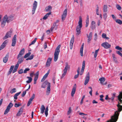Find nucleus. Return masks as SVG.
<instances>
[{"label": "nucleus", "mask_w": 122, "mask_h": 122, "mask_svg": "<svg viewBox=\"0 0 122 122\" xmlns=\"http://www.w3.org/2000/svg\"><path fill=\"white\" fill-rule=\"evenodd\" d=\"M117 107L118 110L116 111L115 112L114 115L112 116V119L113 117H114V118L113 119L114 120V122H116L117 121L120 112L122 110V106L117 105Z\"/></svg>", "instance_id": "nucleus-1"}, {"label": "nucleus", "mask_w": 122, "mask_h": 122, "mask_svg": "<svg viewBox=\"0 0 122 122\" xmlns=\"http://www.w3.org/2000/svg\"><path fill=\"white\" fill-rule=\"evenodd\" d=\"M47 85V90L46 94L47 95H48L50 92L51 91V84L47 80H46L41 85V87L44 88H45Z\"/></svg>", "instance_id": "nucleus-2"}, {"label": "nucleus", "mask_w": 122, "mask_h": 122, "mask_svg": "<svg viewBox=\"0 0 122 122\" xmlns=\"http://www.w3.org/2000/svg\"><path fill=\"white\" fill-rule=\"evenodd\" d=\"M82 18L81 16H80L79 17V21L78 22V25L77 26L76 28V35L77 36H78L81 33V29L82 26Z\"/></svg>", "instance_id": "nucleus-3"}, {"label": "nucleus", "mask_w": 122, "mask_h": 122, "mask_svg": "<svg viewBox=\"0 0 122 122\" xmlns=\"http://www.w3.org/2000/svg\"><path fill=\"white\" fill-rule=\"evenodd\" d=\"M61 45H59L56 48L54 54V60L55 62L56 61L58 57V55L60 52V49Z\"/></svg>", "instance_id": "nucleus-4"}, {"label": "nucleus", "mask_w": 122, "mask_h": 122, "mask_svg": "<svg viewBox=\"0 0 122 122\" xmlns=\"http://www.w3.org/2000/svg\"><path fill=\"white\" fill-rule=\"evenodd\" d=\"M13 105L11 102H10L8 106L7 107V108L5 110L4 112V114L5 115L7 114L9 112L10 109L13 106Z\"/></svg>", "instance_id": "nucleus-5"}, {"label": "nucleus", "mask_w": 122, "mask_h": 122, "mask_svg": "<svg viewBox=\"0 0 122 122\" xmlns=\"http://www.w3.org/2000/svg\"><path fill=\"white\" fill-rule=\"evenodd\" d=\"M12 30H10L6 34L5 36L3 37V39L5 40L9 37H10L12 33Z\"/></svg>", "instance_id": "nucleus-6"}, {"label": "nucleus", "mask_w": 122, "mask_h": 122, "mask_svg": "<svg viewBox=\"0 0 122 122\" xmlns=\"http://www.w3.org/2000/svg\"><path fill=\"white\" fill-rule=\"evenodd\" d=\"M37 1H35L33 5V8L32 10V14L33 15L35 13V11L37 8Z\"/></svg>", "instance_id": "nucleus-7"}, {"label": "nucleus", "mask_w": 122, "mask_h": 122, "mask_svg": "<svg viewBox=\"0 0 122 122\" xmlns=\"http://www.w3.org/2000/svg\"><path fill=\"white\" fill-rule=\"evenodd\" d=\"M6 22H7V15H5L3 18V20L1 23V27H4L6 24Z\"/></svg>", "instance_id": "nucleus-8"}, {"label": "nucleus", "mask_w": 122, "mask_h": 122, "mask_svg": "<svg viewBox=\"0 0 122 122\" xmlns=\"http://www.w3.org/2000/svg\"><path fill=\"white\" fill-rule=\"evenodd\" d=\"M67 9H66L64 10L62 15L61 20L62 21H63L65 20L67 15Z\"/></svg>", "instance_id": "nucleus-9"}, {"label": "nucleus", "mask_w": 122, "mask_h": 122, "mask_svg": "<svg viewBox=\"0 0 122 122\" xmlns=\"http://www.w3.org/2000/svg\"><path fill=\"white\" fill-rule=\"evenodd\" d=\"M90 80V73L88 72L86 75L84 84L86 85L88 82Z\"/></svg>", "instance_id": "nucleus-10"}, {"label": "nucleus", "mask_w": 122, "mask_h": 122, "mask_svg": "<svg viewBox=\"0 0 122 122\" xmlns=\"http://www.w3.org/2000/svg\"><path fill=\"white\" fill-rule=\"evenodd\" d=\"M16 35H15L13 38L12 40V42L11 44V46H14L16 43Z\"/></svg>", "instance_id": "nucleus-11"}, {"label": "nucleus", "mask_w": 122, "mask_h": 122, "mask_svg": "<svg viewBox=\"0 0 122 122\" xmlns=\"http://www.w3.org/2000/svg\"><path fill=\"white\" fill-rule=\"evenodd\" d=\"M101 46L105 49H108L110 48L111 46V45L107 42L103 43L101 44Z\"/></svg>", "instance_id": "nucleus-12"}, {"label": "nucleus", "mask_w": 122, "mask_h": 122, "mask_svg": "<svg viewBox=\"0 0 122 122\" xmlns=\"http://www.w3.org/2000/svg\"><path fill=\"white\" fill-rule=\"evenodd\" d=\"M8 42V40H6L3 42L0 47V50H2L6 46Z\"/></svg>", "instance_id": "nucleus-13"}, {"label": "nucleus", "mask_w": 122, "mask_h": 122, "mask_svg": "<svg viewBox=\"0 0 122 122\" xmlns=\"http://www.w3.org/2000/svg\"><path fill=\"white\" fill-rule=\"evenodd\" d=\"M85 61H83L82 63V66L80 73V75H82L83 72L85 68Z\"/></svg>", "instance_id": "nucleus-14"}, {"label": "nucleus", "mask_w": 122, "mask_h": 122, "mask_svg": "<svg viewBox=\"0 0 122 122\" xmlns=\"http://www.w3.org/2000/svg\"><path fill=\"white\" fill-rule=\"evenodd\" d=\"M74 37L73 36L72 37L70 43V48L71 50L73 47V44L74 42Z\"/></svg>", "instance_id": "nucleus-15"}, {"label": "nucleus", "mask_w": 122, "mask_h": 122, "mask_svg": "<svg viewBox=\"0 0 122 122\" xmlns=\"http://www.w3.org/2000/svg\"><path fill=\"white\" fill-rule=\"evenodd\" d=\"M50 69H49L47 73L45 75L43 76V77L41 79V81L42 82L43 81H44L46 78L48 76L50 72Z\"/></svg>", "instance_id": "nucleus-16"}, {"label": "nucleus", "mask_w": 122, "mask_h": 122, "mask_svg": "<svg viewBox=\"0 0 122 122\" xmlns=\"http://www.w3.org/2000/svg\"><path fill=\"white\" fill-rule=\"evenodd\" d=\"M87 37L88 38L87 40V42L88 43H89L90 41H91L92 38V32H90L89 34V35L88 34H86Z\"/></svg>", "instance_id": "nucleus-17"}, {"label": "nucleus", "mask_w": 122, "mask_h": 122, "mask_svg": "<svg viewBox=\"0 0 122 122\" xmlns=\"http://www.w3.org/2000/svg\"><path fill=\"white\" fill-rule=\"evenodd\" d=\"M9 55V53H8L3 59V62L5 63L7 61Z\"/></svg>", "instance_id": "nucleus-18"}, {"label": "nucleus", "mask_w": 122, "mask_h": 122, "mask_svg": "<svg viewBox=\"0 0 122 122\" xmlns=\"http://www.w3.org/2000/svg\"><path fill=\"white\" fill-rule=\"evenodd\" d=\"M76 88V84H75L74 85L72 90L71 95V97H73L74 96V94H75Z\"/></svg>", "instance_id": "nucleus-19"}, {"label": "nucleus", "mask_w": 122, "mask_h": 122, "mask_svg": "<svg viewBox=\"0 0 122 122\" xmlns=\"http://www.w3.org/2000/svg\"><path fill=\"white\" fill-rule=\"evenodd\" d=\"M17 58L18 59V61L16 65H18L19 66V64L21 63L23 61L24 58L23 57H19L18 58V56Z\"/></svg>", "instance_id": "nucleus-20"}, {"label": "nucleus", "mask_w": 122, "mask_h": 122, "mask_svg": "<svg viewBox=\"0 0 122 122\" xmlns=\"http://www.w3.org/2000/svg\"><path fill=\"white\" fill-rule=\"evenodd\" d=\"M25 53V49H22L20 51L18 55V58L20 57H22V56Z\"/></svg>", "instance_id": "nucleus-21"}, {"label": "nucleus", "mask_w": 122, "mask_h": 122, "mask_svg": "<svg viewBox=\"0 0 122 122\" xmlns=\"http://www.w3.org/2000/svg\"><path fill=\"white\" fill-rule=\"evenodd\" d=\"M52 59L49 58L47 60L46 63V66L47 67H49L50 66V64L51 63Z\"/></svg>", "instance_id": "nucleus-22"}, {"label": "nucleus", "mask_w": 122, "mask_h": 122, "mask_svg": "<svg viewBox=\"0 0 122 122\" xmlns=\"http://www.w3.org/2000/svg\"><path fill=\"white\" fill-rule=\"evenodd\" d=\"M23 108L22 107H21L20 108L16 114V115L17 116H19L22 114L23 112Z\"/></svg>", "instance_id": "nucleus-23"}, {"label": "nucleus", "mask_w": 122, "mask_h": 122, "mask_svg": "<svg viewBox=\"0 0 122 122\" xmlns=\"http://www.w3.org/2000/svg\"><path fill=\"white\" fill-rule=\"evenodd\" d=\"M84 45V43H82L81 46V47L80 50V53L81 55L82 56H83V51Z\"/></svg>", "instance_id": "nucleus-24"}, {"label": "nucleus", "mask_w": 122, "mask_h": 122, "mask_svg": "<svg viewBox=\"0 0 122 122\" xmlns=\"http://www.w3.org/2000/svg\"><path fill=\"white\" fill-rule=\"evenodd\" d=\"M7 23H8L9 21H12L13 20V17L12 16L10 15L8 17L7 15Z\"/></svg>", "instance_id": "nucleus-25"}, {"label": "nucleus", "mask_w": 122, "mask_h": 122, "mask_svg": "<svg viewBox=\"0 0 122 122\" xmlns=\"http://www.w3.org/2000/svg\"><path fill=\"white\" fill-rule=\"evenodd\" d=\"M70 68V66L68 65V62H66V66L65 68L63 70V71H67V70L68 68L69 69Z\"/></svg>", "instance_id": "nucleus-26"}, {"label": "nucleus", "mask_w": 122, "mask_h": 122, "mask_svg": "<svg viewBox=\"0 0 122 122\" xmlns=\"http://www.w3.org/2000/svg\"><path fill=\"white\" fill-rule=\"evenodd\" d=\"M51 15V12L47 13L43 18V19L46 20L49 16V15Z\"/></svg>", "instance_id": "nucleus-27"}, {"label": "nucleus", "mask_w": 122, "mask_h": 122, "mask_svg": "<svg viewBox=\"0 0 122 122\" xmlns=\"http://www.w3.org/2000/svg\"><path fill=\"white\" fill-rule=\"evenodd\" d=\"M45 109V108L44 106L43 105H42L40 108L41 112V113L43 114L44 113Z\"/></svg>", "instance_id": "nucleus-28"}, {"label": "nucleus", "mask_w": 122, "mask_h": 122, "mask_svg": "<svg viewBox=\"0 0 122 122\" xmlns=\"http://www.w3.org/2000/svg\"><path fill=\"white\" fill-rule=\"evenodd\" d=\"M52 9V7L51 6L49 5L47 7H46L45 9V11L47 12L49 11H51Z\"/></svg>", "instance_id": "nucleus-29"}, {"label": "nucleus", "mask_w": 122, "mask_h": 122, "mask_svg": "<svg viewBox=\"0 0 122 122\" xmlns=\"http://www.w3.org/2000/svg\"><path fill=\"white\" fill-rule=\"evenodd\" d=\"M14 66L13 65L11 66L10 67L9 71H8V74L9 75L12 72V71L14 67Z\"/></svg>", "instance_id": "nucleus-30"}, {"label": "nucleus", "mask_w": 122, "mask_h": 122, "mask_svg": "<svg viewBox=\"0 0 122 122\" xmlns=\"http://www.w3.org/2000/svg\"><path fill=\"white\" fill-rule=\"evenodd\" d=\"M117 97L118 99L120 102L121 103V104L122 103V100L121 99H122V95L121 94H119Z\"/></svg>", "instance_id": "nucleus-31"}, {"label": "nucleus", "mask_w": 122, "mask_h": 122, "mask_svg": "<svg viewBox=\"0 0 122 122\" xmlns=\"http://www.w3.org/2000/svg\"><path fill=\"white\" fill-rule=\"evenodd\" d=\"M105 78L103 77L99 79V80L100 81L101 83L102 84H103V83L105 81Z\"/></svg>", "instance_id": "nucleus-32"}, {"label": "nucleus", "mask_w": 122, "mask_h": 122, "mask_svg": "<svg viewBox=\"0 0 122 122\" xmlns=\"http://www.w3.org/2000/svg\"><path fill=\"white\" fill-rule=\"evenodd\" d=\"M27 78L29 79L26 81V82L28 83H30L32 80V78L31 77L28 76L27 77Z\"/></svg>", "instance_id": "nucleus-33"}, {"label": "nucleus", "mask_w": 122, "mask_h": 122, "mask_svg": "<svg viewBox=\"0 0 122 122\" xmlns=\"http://www.w3.org/2000/svg\"><path fill=\"white\" fill-rule=\"evenodd\" d=\"M19 67L18 65H16L15 66L14 68V69L12 71L13 73H14L16 71L17 69Z\"/></svg>", "instance_id": "nucleus-34"}, {"label": "nucleus", "mask_w": 122, "mask_h": 122, "mask_svg": "<svg viewBox=\"0 0 122 122\" xmlns=\"http://www.w3.org/2000/svg\"><path fill=\"white\" fill-rule=\"evenodd\" d=\"M21 92H20L18 93L15 94L14 96V98L16 100L17 99V96H19L21 93Z\"/></svg>", "instance_id": "nucleus-35"}, {"label": "nucleus", "mask_w": 122, "mask_h": 122, "mask_svg": "<svg viewBox=\"0 0 122 122\" xmlns=\"http://www.w3.org/2000/svg\"><path fill=\"white\" fill-rule=\"evenodd\" d=\"M107 5H104L103 11L104 12H106L107 11Z\"/></svg>", "instance_id": "nucleus-36"}, {"label": "nucleus", "mask_w": 122, "mask_h": 122, "mask_svg": "<svg viewBox=\"0 0 122 122\" xmlns=\"http://www.w3.org/2000/svg\"><path fill=\"white\" fill-rule=\"evenodd\" d=\"M48 106H47L46 108V110L45 112V114L46 115V116L47 117L48 115Z\"/></svg>", "instance_id": "nucleus-37"}, {"label": "nucleus", "mask_w": 122, "mask_h": 122, "mask_svg": "<svg viewBox=\"0 0 122 122\" xmlns=\"http://www.w3.org/2000/svg\"><path fill=\"white\" fill-rule=\"evenodd\" d=\"M16 92V90L15 88H13L12 89L10 92L11 94L15 93Z\"/></svg>", "instance_id": "nucleus-38"}, {"label": "nucleus", "mask_w": 122, "mask_h": 122, "mask_svg": "<svg viewBox=\"0 0 122 122\" xmlns=\"http://www.w3.org/2000/svg\"><path fill=\"white\" fill-rule=\"evenodd\" d=\"M116 22L117 23L120 25H121L122 24V21L120 19H117L116 20Z\"/></svg>", "instance_id": "nucleus-39"}, {"label": "nucleus", "mask_w": 122, "mask_h": 122, "mask_svg": "<svg viewBox=\"0 0 122 122\" xmlns=\"http://www.w3.org/2000/svg\"><path fill=\"white\" fill-rule=\"evenodd\" d=\"M99 50V49H98L96 50L95 51V53L94 57L95 58H96L97 57V54Z\"/></svg>", "instance_id": "nucleus-40"}, {"label": "nucleus", "mask_w": 122, "mask_h": 122, "mask_svg": "<svg viewBox=\"0 0 122 122\" xmlns=\"http://www.w3.org/2000/svg\"><path fill=\"white\" fill-rule=\"evenodd\" d=\"M31 54V53L30 52H29L28 53L26 54L24 56V58H26L27 57H28L29 56H30V54Z\"/></svg>", "instance_id": "nucleus-41"}, {"label": "nucleus", "mask_w": 122, "mask_h": 122, "mask_svg": "<svg viewBox=\"0 0 122 122\" xmlns=\"http://www.w3.org/2000/svg\"><path fill=\"white\" fill-rule=\"evenodd\" d=\"M72 111V109L71 107H70L69 108V110L67 111V114L68 115H69L71 112Z\"/></svg>", "instance_id": "nucleus-42"}, {"label": "nucleus", "mask_w": 122, "mask_h": 122, "mask_svg": "<svg viewBox=\"0 0 122 122\" xmlns=\"http://www.w3.org/2000/svg\"><path fill=\"white\" fill-rule=\"evenodd\" d=\"M37 39V38H35L34 40L31 42V44L29 45V46H30L31 45L34 44L36 42Z\"/></svg>", "instance_id": "nucleus-43"}, {"label": "nucleus", "mask_w": 122, "mask_h": 122, "mask_svg": "<svg viewBox=\"0 0 122 122\" xmlns=\"http://www.w3.org/2000/svg\"><path fill=\"white\" fill-rule=\"evenodd\" d=\"M34 55H31L30 56L29 58L26 59V60H31L33 59Z\"/></svg>", "instance_id": "nucleus-44"}, {"label": "nucleus", "mask_w": 122, "mask_h": 122, "mask_svg": "<svg viewBox=\"0 0 122 122\" xmlns=\"http://www.w3.org/2000/svg\"><path fill=\"white\" fill-rule=\"evenodd\" d=\"M115 97V95L114 94H113L111 98H109V100H111L112 101L114 100Z\"/></svg>", "instance_id": "nucleus-45"}, {"label": "nucleus", "mask_w": 122, "mask_h": 122, "mask_svg": "<svg viewBox=\"0 0 122 122\" xmlns=\"http://www.w3.org/2000/svg\"><path fill=\"white\" fill-rule=\"evenodd\" d=\"M116 7L119 10H120L121 9V7L118 4H117L116 5Z\"/></svg>", "instance_id": "nucleus-46"}, {"label": "nucleus", "mask_w": 122, "mask_h": 122, "mask_svg": "<svg viewBox=\"0 0 122 122\" xmlns=\"http://www.w3.org/2000/svg\"><path fill=\"white\" fill-rule=\"evenodd\" d=\"M30 70V68H26L24 70V73H27V71H29Z\"/></svg>", "instance_id": "nucleus-47"}, {"label": "nucleus", "mask_w": 122, "mask_h": 122, "mask_svg": "<svg viewBox=\"0 0 122 122\" xmlns=\"http://www.w3.org/2000/svg\"><path fill=\"white\" fill-rule=\"evenodd\" d=\"M67 73V71H64V73L62 74L61 77V78H62L66 75Z\"/></svg>", "instance_id": "nucleus-48"}, {"label": "nucleus", "mask_w": 122, "mask_h": 122, "mask_svg": "<svg viewBox=\"0 0 122 122\" xmlns=\"http://www.w3.org/2000/svg\"><path fill=\"white\" fill-rule=\"evenodd\" d=\"M24 73L23 72V70L22 69H21L19 70L18 71V73L19 74H21Z\"/></svg>", "instance_id": "nucleus-49"}, {"label": "nucleus", "mask_w": 122, "mask_h": 122, "mask_svg": "<svg viewBox=\"0 0 122 122\" xmlns=\"http://www.w3.org/2000/svg\"><path fill=\"white\" fill-rule=\"evenodd\" d=\"M85 95H84L82 98L81 102H80V103L81 104H82L83 102V99L85 98Z\"/></svg>", "instance_id": "nucleus-50"}, {"label": "nucleus", "mask_w": 122, "mask_h": 122, "mask_svg": "<svg viewBox=\"0 0 122 122\" xmlns=\"http://www.w3.org/2000/svg\"><path fill=\"white\" fill-rule=\"evenodd\" d=\"M32 101L30 99L29 100L27 104V106H29L30 105V104L31 103Z\"/></svg>", "instance_id": "nucleus-51"}, {"label": "nucleus", "mask_w": 122, "mask_h": 122, "mask_svg": "<svg viewBox=\"0 0 122 122\" xmlns=\"http://www.w3.org/2000/svg\"><path fill=\"white\" fill-rule=\"evenodd\" d=\"M103 15L104 17V19L105 20H106L107 17V14L106 13H105L103 14Z\"/></svg>", "instance_id": "nucleus-52"}, {"label": "nucleus", "mask_w": 122, "mask_h": 122, "mask_svg": "<svg viewBox=\"0 0 122 122\" xmlns=\"http://www.w3.org/2000/svg\"><path fill=\"white\" fill-rule=\"evenodd\" d=\"M26 93V91H23L22 95H21V97H24Z\"/></svg>", "instance_id": "nucleus-53"}, {"label": "nucleus", "mask_w": 122, "mask_h": 122, "mask_svg": "<svg viewBox=\"0 0 122 122\" xmlns=\"http://www.w3.org/2000/svg\"><path fill=\"white\" fill-rule=\"evenodd\" d=\"M96 27L95 25H91V29L92 30H93Z\"/></svg>", "instance_id": "nucleus-54"}, {"label": "nucleus", "mask_w": 122, "mask_h": 122, "mask_svg": "<svg viewBox=\"0 0 122 122\" xmlns=\"http://www.w3.org/2000/svg\"><path fill=\"white\" fill-rule=\"evenodd\" d=\"M35 97V95L34 94H33L32 95L31 97L29 99L31 100L32 101L33 100L34 98Z\"/></svg>", "instance_id": "nucleus-55"}, {"label": "nucleus", "mask_w": 122, "mask_h": 122, "mask_svg": "<svg viewBox=\"0 0 122 122\" xmlns=\"http://www.w3.org/2000/svg\"><path fill=\"white\" fill-rule=\"evenodd\" d=\"M115 48L116 49L118 50H121L122 49V48L121 47H119V46H116Z\"/></svg>", "instance_id": "nucleus-56"}, {"label": "nucleus", "mask_w": 122, "mask_h": 122, "mask_svg": "<svg viewBox=\"0 0 122 122\" xmlns=\"http://www.w3.org/2000/svg\"><path fill=\"white\" fill-rule=\"evenodd\" d=\"M116 53L118 55L122 57V54L120 51H116Z\"/></svg>", "instance_id": "nucleus-57"}, {"label": "nucleus", "mask_w": 122, "mask_h": 122, "mask_svg": "<svg viewBox=\"0 0 122 122\" xmlns=\"http://www.w3.org/2000/svg\"><path fill=\"white\" fill-rule=\"evenodd\" d=\"M20 106V105L19 104H17L16 103H15V104L14 106L15 107H19Z\"/></svg>", "instance_id": "nucleus-58"}, {"label": "nucleus", "mask_w": 122, "mask_h": 122, "mask_svg": "<svg viewBox=\"0 0 122 122\" xmlns=\"http://www.w3.org/2000/svg\"><path fill=\"white\" fill-rule=\"evenodd\" d=\"M106 36V35L105 34L103 33L102 34V37L104 38H105Z\"/></svg>", "instance_id": "nucleus-59"}, {"label": "nucleus", "mask_w": 122, "mask_h": 122, "mask_svg": "<svg viewBox=\"0 0 122 122\" xmlns=\"http://www.w3.org/2000/svg\"><path fill=\"white\" fill-rule=\"evenodd\" d=\"M44 48L45 49L46 48H47V44L46 42H45L44 44Z\"/></svg>", "instance_id": "nucleus-60"}, {"label": "nucleus", "mask_w": 122, "mask_h": 122, "mask_svg": "<svg viewBox=\"0 0 122 122\" xmlns=\"http://www.w3.org/2000/svg\"><path fill=\"white\" fill-rule=\"evenodd\" d=\"M39 74V71H37L36 72V74H34V75H35L36 76L38 77Z\"/></svg>", "instance_id": "nucleus-61"}, {"label": "nucleus", "mask_w": 122, "mask_h": 122, "mask_svg": "<svg viewBox=\"0 0 122 122\" xmlns=\"http://www.w3.org/2000/svg\"><path fill=\"white\" fill-rule=\"evenodd\" d=\"M79 75V74L77 73V74L75 75L74 77V78L75 79L77 78L78 77Z\"/></svg>", "instance_id": "nucleus-62"}, {"label": "nucleus", "mask_w": 122, "mask_h": 122, "mask_svg": "<svg viewBox=\"0 0 122 122\" xmlns=\"http://www.w3.org/2000/svg\"><path fill=\"white\" fill-rule=\"evenodd\" d=\"M112 56L113 57V59L114 60H115L116 59V57H115V55L114 54H112Z\"/></svg>", "instance_id": "nucleus-63"}, {"label": "nucleus", "mask_w": 122, "mask_h": 122, "mask_svg": "<svg viewBox=\"0 0 122 122\" xmlns=\"http://www.w3.org/2000/svg\"><path fill=\"white\" fill-rule=\"evenodd\" d=\"M111 16L113 19H116V16H115L114 15H112Z\"/></svg>", "instance_id": "nucleus-64"}]
</instances>
